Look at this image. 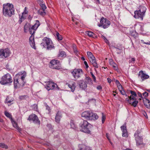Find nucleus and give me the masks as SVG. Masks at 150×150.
Segmentation results:
<instances>
[{
	"instance_id": "39",
	"label": "nucleus",
	"mask_w": 150,
	"mask_h": 150,
	"mask_svg": "<svg viewBox=\"0 0 150 150\" xmlns=\"http://www.w3.org/2000/svg\"><path fill=\"white\" fill-rule=\"evenodd\" d=\"M0 146L5 149H7L8 148V146L4 144L3 143H0Z\"/></svg>"
},
{
	"instance_id": "2",
	"label": "nucleus",
	"mask_w": 150,
	"mask_h": 150,
	"mask_svg": "<svg viewBox=\"0 0 150 150\" xmlns=\"http://www.w3.org/2000/svg\"><path fill=\"white\" fill-rule=\"evenodd\" d=\"M3 13L5 16L11 17L14 14V9L13 5L9 3L3 5Z\"/></svg>"
},
{
	"instance_id": "30",
	"label": "nucleus",
	"mask_w": 150,
	"mask_h": 150,
	"mask_svg": "<svg viewBox=\"0 0 150 150\" xmlns=\"http://www.w3.org/2000/svg\"><path fill=\"white\" fill-rule=\"evenodd\" d=\"M80 150H91V148L85 145H83L82 148L80 149Z\"/></svg>"
},
{
	"instance_id": "11",
	"label": "nucleus",
	"mask_w": 150,
	"mask_h": 150,
	"mask_svg": "<svg viewBox=\"0 0 150 150\" xmlns=\"http://www.w3.org/2000/svg\"><path fill=\"white\" fill-rule=\"evenodd\" d=\"M28 120L29 121H33L35 123L40 125V122L37 116L34 114H32L29 116Z\"/></svg>"
},
{
	"instance_id": "57",
	"label": "nucleus",
	"mask_w": 150,
	"mask_h": 150,
	"mask_svg": "<svg viewBox=\"0 0 150 150\" xmlns=\"http://www.w3.org/2000/svg\"><path fill=\"white\" fill-rule=\"evenodd\" d=\"M138 96L142 98V95L141 94V93L139 92H138Z\"/></svg>"
},
{
	"instance_id": "50",
	"label": "nucleus",
	"mask_w": 150,
	"mask_h": 150,
	"mask_svg": "<svg viewBox=\"0 0 150 150\" xmlns=\"http://www.w3.org/2000/svg\"><path fill=\"white\" fill-rule=\"evenodd\" d=\"M117 86L120 91L122 90L123 88L121 84Z\"/></svg>"
},
{
	"instance_id": "6",
	"label": "nucleus",
	"mask_w": 150,
	"mask_h": 150,
	"mask_svg": "<svg viewBox=\"0 0 150 150\" xmlns=\"http://www.w3.org/2000/svg\"><path fill=\"white\" fill-rule=\"evenodd\" d=\"M100 24H98L99 27L102 26L104 28H108L110 25V22L106 18L102 17L100 21Z\"/></svg>"
},
{
	"instance_id": "8",
	"label": "nucleus",
	"mask_w": 150,
	"mask_h": 150,
	"mask_svg": "<svg viewBox=\"0 0 150 150\" xmlns=\"http://www.w3.org/2000/svg\"><path fill=\"white\" fill-rule=\"evenodd\" d=\"M43 43L46 44L47 49L48 50H51L54 47L52 40L49 38L45 37L43 39Z\"/></svg>"
},
{
	"instance_id": "34",
	"label": "nucleus",
	"mask_w": 150,
	"mask_h": 150,
	"mask_svg": "<svg viewBox=\"0 0 150 150\" xmlns=\"http://www.w3.org/2000/svg\"><path fill=\"white\" fill-rule=\"evenodd\" d=\"M39 4L40 5V6L41 8V9H40L45 10V9H46L47 7L46 6L45 4L44 3H43V2H42V3H40Z\"/></svg>"
},
{
	"instance_id": "36",
	"label": "nucleus",
	"mask_w": 150,
	"mask_h": 150,
	"mask_svg": "<svg viewBox=\"0 0 150 150\" xmlns=\"http://www.w3.org/2000/svg\"><path fill=\"white\" fill-rule=\"evenodd\" d=\"M87 54L88 57V58L89 59L93 58V57H94L93 54L92 53L90 52H87Z\"/></svg>"
},
{
	"instance_id": "27",
	"label": "nucleus",
	"mask_w": 150,
	"mask_h": 150,
	"mask_svg": "<svg viewBox=\"0 0 150 150\" xmlns=\"http://www.w3.org/2000/svg\"><path fill=\"white\" fill-rule=\"evenodd\" d=\"M4 50H0V57L1 58H5V54L4 52Z\"/></svg>"
},
{
	"instance_id": "41",
	"label": "nucleus",
	"mask_w": 150,
	"mask_h": 150,
	"mask_svg": "<svg viewBox=\"0 0 150 150\" xmlns=\"http://www.w3.org/2000/svg\"><path fill=\"white\" fill-rule=\"evenodd\" d=\"M70 125L71 128L74 129L76 127V126L74 124V122L72 120L71 121Z\"/></svg>"
},
{
	"instance_id": "35",
	"label": "nucleus",
	"mask_w": 150,
	"mask_h": 150,
	"mask_svg": "<svg viewBox=\"0 0 150 150\" xmlns=\"http://www.w3.org/2000/svg\"><path fill=\"white\" fill-rule=\"evenodd\" d=\"M59 56L61 57H65L66 55L65 52L63 51H60L59 54Z\"/></svg>"
},
{
	"instance_id": "31",
	"label": "nucleus",
	"mask_w": 150,
	"mask_h": 150,
	"mask_svg": "<svg viewBox=\"0 0 150 150\" xmlns=\"http://www.w3.org/2000/svg\"><path fill=\"white\" fill-rule=\"evenodd\" d=\"M86 34L87 35L90 37L93 38V35H94V34L93 32L91 31H86Z\"/></svg>"
},
{
	"instance_id": "28",
	"label": "nucleus",
	"mask_w": 150,
	"mask_h": 150,
	"mask_svg": "<svg viewBox=\"0 0 150 150\" xmlns=\"http://www.w3.org/2000/svg\"><path fill=\"white\" fill-rule=\"evenodd\" d=\"M4 50L5 54V57H7L9 55L10 52L8 48H6Z\"/></svg>"
},
{
	"instance_id": "54",
	"label": "nucleus",
	"mask_w": 150,
	"mask_h": 150,
	"mask_svg": "<svg viewBox=\"0 0 150 150\" xmlns=\"http://www.w3.org/2000/svg\"><path fill=\"white\" fill-rule=\"evenodd\" d=\"M28 18L29 20L31 21L32 18V16L30 15H29Z\"/></svg>"
},
{
	"instance_id": "3",
	"label": "nucleus",
	"mask_w": 150,
	"mask_h": 150,
	"mask_svg": "<svg viewBox=\"0 0 150 150\" xmlns=\"http://www.w3.org/2000/svg\"><path fill=\"white\" fill-rule=\"evenodd\" d=\"M81 116L87 120H95L97 119L98 117L96 113H94L91 111H86L81 114Z\"/></svg>"
},
{
	"instance_id": "22",
	"label": "nucleus",
	"mask_w": 150,
	"mask_h": 150,
	"mask_svg": "<svg viewBox=\"0 0 150 150\" xmlns=\"http://www.w3.org/2000/svg\"><path fill=\"white\" fill-rule=\"evenodd\" d=\"M110 64L112 66L115 70H117L118 69V68L117 64L114 63L112 59L110 60Z\"/></svg>"
},
{
	"instance_id": "12",
	"label": "nucleus",
	"mask_w": 150,
	"mask_h": 150,
	"mask_svg": "<svg viewBox=\"0 0 150 150\" xmlns=\"http://www.w3.org/2000/svg\"><path fill=\"white\" fill-rule=\"evenodd\" d=\"M57 86V85L54 82L51 81H48L46 84V88L47 90L49 91L50 90L54 89Z\"/></svg>"
},
{
	"instance_id": "32",
	"label": "nucleus",
	"mask_w": 150,
	"mask_h": 150,
	"mask_svg": "<svg viewBox=\"0 0 150 150\" xmlns=\"http://www.w3.org/2000/svg\"><path fill=\"white\" fill-rule=\"evenodd\" d=\"M56 35L57 37V39L58 41L61 40H62V36L60 35L58 32H57Z\"/></svg>"
},
{
	"instance_id": "47",
	"label": "nucleus",
	"mask_w": 150,
	"mask_h": 150,
	"mask_svg": "<svg viewBox=\"0 0 150 150\" xmlns=\"http://www.w3.org/2000/svg\"><path fill=\"white\" fill-rule=\"evenodd\" d=\"M28 12V11L27 10L26 7H25V8L24 11L22 13L24 14V15H26Z\"/></svg>"
},
{
	"instance_id": "17",
	"label": "nucleus",
	"mask_w": 150,
	"mask_h": 150,
	"mask_svg": "<svg viewBox=\"0 0 150 150\" xmlns=\"http://www.w3.org/2000/svg\"><path fill=\"white\" fill-rule=\"evenodd\" d=\"M62 117L61 112L58 111L55 117V121L57 123H59Z\"/></svg>"
},
{
	"instance_id": "25",
	"label": "nucleus",
	"mask_w": 150,
	"mask_h": 150,
	"mask_svg": "<svg viewBox=\"0 0 150 150\" xmlns=\"http://www.w3.org/2000/svg\"><path fill=\"white\" fill-rule=\"evenodd\" d=\"M145 103L144 104L146 108H149L150 107V101L148 99L145 98Z\"/></svg>"
},
{
	"instance_id": "10",
	"label": "nucleus",
	"mask_w": 150,
	"mask_h": 150,
	"mask_svg": "<svg viewBox=\"0 0 150 150\" xmlns=\"http://www.w3.org/2000/svg\"><path fill=\"white\" fill-rule=\"evenodd\" d=\"M140 133L138 131H137L134 134L137 144L139 145L143 144V139L139 136V134Z\"/></svg>"
},
{
	"instance_id": "61",
	"label": "nucleus",
	"mask_w": 150,
	"mask_h": 150,
	"mask_svg": "<svg viewBox=\"0 0 150 150\" xmlns=\"http://www.w3.org/2000/svg\"><path fill=\"white\" fill-rule=\"evenodd\" d=\"M104 41L106 43H109V41L106 38L104 40Z\"/></svg>"
},
{
	"instance_id": "29",
	"label": "nucleus",
	"mask_w": 150,
	"mask_h": 150,
	"mask_svg": "<svg viewBox=\"0 0 150 150\" xmlns=\"http://www.w3.org/2000/svg\"><path fill=\"white\" fill-rule=\"evenodd\" d=\"M38 13L42 16H45L46 14L45 10L40 9L38 11Z\"/></svg>"
},
{
	"instance_id": "49",
	"label": "nucleus",
	"mask_w": 150,
	"mask_h": 150,
	"mask_svg": "<svg viewBox=\"0 0 150 150\" xmlns=\"http://www.w3.org/2000/svg\"><path fill=\"white\" fill-rule=\"evenodd\" d=\"M90 73L91 74V75H92V76L93 79V80L94 81H96V77L93 74V73L92 72H90Z\"/></svg>"
},
{
	"instance_id": "56",
	"label": "nucleus",
	"mask_w": 150,
	"mask_h": 150,
	"mask_svg": "<svg viewBox=\"0 0 150 150\" xmlns=\"http://www.w3.org/2000/svg\"><path fill=\"white\" fill-rule=\"evenodd\" d=\"M115 82L117 85V86L120 84L119 81L118 80H116L115 81Z\"/></svg>"
},
{
	"instance_id": "18",
	"label": "nucleus",
	"mask_w": 150,
	"mask_h": 150,
	"mask_svg": "<svg viewBox=\"0 0 150 150\" xmlns=\"http://www.w3.org/2000/svg\"><path fill=\"white\" fill-rule=\"evenodd\" d=\"M89 59L91 63L94 67L96 68H98V66L96 62L95 57H93V58L90 59Z\"/></svg>"
},
{
	"instance_id": "59",
	"label": "nucleus",
	"mask_w": 150,
	"mask_h": 150,
	"mask_svg": "<svg viewBox=\"0 0 150 150\" xmlns=\"http://www.w3.org/2000/svg\"><path fill=\"white\" fill-rule=\"evenodd\" d=\"M86 80H89V81H91V78H90L89 77H86Z\"/></svg>"
},
{
	"instance_id": "52",
	"label": "nucleus",
	"mask_w": 150,
	"mask_h": 150,
	"mask_svg": "<svg viewBox=\"0 0 150 150\" xmlns=\"http://www.w3.org/2000/svg\"><path fill=\"white\" fill-rule=\"evenodd\" d=\"M84 64L86 66V69H87L88 67V64L87 62L86 61H85L84 62Z\"/></svg>"
},
{
	"instance_id": "51",
	"label": "nucleus",
	"mask_w": 150,
	"mask_h": 150,
	"mask_svg": "<svg viewBox=\"0 0 150 150\" xmlns=\"http://www.w3.org/2000/svg\"><path fill=\"white\" fill-rule=\"evenodd\" d=\"M148 93L146 92H144L143 93V95L145 97H147L148 96Z\"/></svg>"
},
{
	"instance_id": "40",
	"label": "nucleus",
	"mask_w": 150,
	"mask_h": 150,
	"mask_svg": "<svg viewBox=\"0 0 150 150\" xmlns=\"http://www.w3.org/2000/svg\"><path fill=\"white\" fill-rule=\"evenodd\" d=\"M101 114L102 115V123H103L105 119V116L103 113H102Z\"/></svg>"
},
{
	"instance_id": "9",
	"label": "nucleus",
	"mask_w": 150,
	"mask_h": 150,
	"mask_svg": "<svg viewBox=\"0 0 150 150\" xmlns=\"http://www.w3.org/2000/svg\"><path fill=\"white\" fill-rule=\"evenodd\" d=\"M50 67L52 69H61V67L59 66V64L57 60H53L50 62Z\"/></svg>"
},
{
	"instance_id": "26",
	"label": "nucleus",
	"mask_w": 150,
	"mask_h": 150,
	"mask_svg": "<svg viewBox=\"0 0 150 150\" xmlns=\"http://www.w3.org/2000/svg\"><path fill=\"white\" fill-rule=\"evenodd\" d=\"M75 83H72L71 84H68V87L70 88L71 89V91L73 92L74 91V89L75 88Z\"/></svg>"
},
{
	"instance_id": "42",
	"label": "nucleus",
	"mask_w": 150,
	"mask_h": 150,
	"mask_svg": "<svg viewBox=\"0 0 150 150\" xmlns=\"http://www.w3.org/2000/svg\"><path fill=\"white\" fill-rule=\"evenodd\" d=\"M5 114L7 117L12 119V116L9 113L7 112H5Z\"/></svg>"
},
{
	"instance_id": "21",
	"label": "nucleus",
	"mask_w": 150,
	"mask_h": 150,
	"mask_svg": "<svg viewBox=\"0 0 150 150\" xmlns=\"http://www.w3.org/2000/svg\"><path fill=\"white\" fill-rule=\"evenodd\" d=\"M40 23L38 20H36V23L34 25H33L31 27L35 30L37 29L38 27L40 25Z\"/></svg>"
},
{
	"instance_id": "7",
	"label": "nucleus",
	"mask_w": 150,
	"mask_h": 150,
	"mask_svg": "<svg viewBox=\"0 0 150 150\" xmlns=\"http://www.w3.org/2000/svg\"><path fill=\"white\" fill-rule=\"evenodd\" d=\"M74 78L76 79L79 78L83 74V71L81 69H74L71 72Z\"/></svg>"
},
{
	"instance_id": "45",
	"label": "nucleus",
	"mask_w": 150,
	"mask_h": 150,
	"mask_svg": "<svg viewBox=\"0 0 150 150\" xmlns=\"http://www.w3.org/2000/svg\"><path fill=\"white\" fill-rule=\"evenodd\" d=\"M134 97V96H132V95H131L129 96V99L131 100V101L132 100H136V99L135 97Z\"/></svg>"
},
{
	"instance_id": "37",
	"label": "nucleus",
	"mask_w": 150,
	"mask_h": 150,
	"mask_svg": "<svg viewBox=\"0 0 150 150\" xmlns=\"http://www.w3.org/2000/svg\"><path fill=\"white\" fill-rule=\"evenodd\" d=\"M29 30L30 34H31L32 35H33L35 33V30H34L32 27L29 28Z\"/></svg>"
},
{
	"instance_id": "43",
	"label": "nucleus",
	"mask_w": 150,
	"mask_h": 150,
	"mask_svg": "<svg viewBox=\"0 0 150 150\" xmlns=\"http://www.w3.org/2000/svg\"><path fill=\"white\" fill-rule=\"evenodd\" d=\"M28 97L27 95L22 96H19V99L21 100L25 99Z\"/></svg>"
},
{
	"instance_id": "48",
	"label": "nucleus",
	"mask_w": 150,
	"mask_h": 150,
	"mask_svg": "<svg viewBox=\"0 0 150 150\" xmlns=\"http://www.w3.org/2000/svg\"><path fill=\"white\" fill-rule=\"evenodd\" d=\"M129 96H128V97L126 99V100L127 101L128 103H129L130 104H131L132 103V101L131 100H130L129 99Z\"/></svg>"
},
{
	"instance_id": "60",
	"label": "nucleus",
	"mask_w": 150,
	"mask_h": 150,
	"mask_svg": "<svg viewBox=\"0 0 150 150\" xmlns=\"http://www.w3.org/2000/svg\"><path fill=\"white\" fill-rule=\"evenodd\" d=\"M107 80H108V83H110V82H111V80L109 78H108L107 79Z\"/></svg>"
},
{
	"instance_id": "62",
	"label": "nucleus",
	"mask_w": 150,
	"mask_h": 150,
	"mask_svg": "<svg viewBox=\"0 0 150 150\" xmlns=\"http://www.w3.org/2000/svg\"><path fill=\"white\" fill-rule=\"evenodd\" d=\"M37 1L39 3V4H40V3H42L43 2V0H37Z\"/></svg>"
},
{
	"instance_id": "33",
	"label": "nucleus",
	"mask_w": 150,
	"mask_h": 150,
	"mask_svg": "<svg viewBox=\"0 0 150 150\" xmlns=\"http://www.w3.org/2000/svg\"><path fill=\"white\" fill-rule=\"evenodd\" d=\"M11 121L13 127L16 128L17 129L19 130L20 129L17 123L15 121Z\"/></svg>"
},
{
	"instance_id": "38",
	"label": "nucleus",
	"mask_w": 150,
	"mask_h": 150,
	"mask_svg": "<svg viewBox=\"0 0 150 150\" xmlns=\"http://www.w3.org/2000/svg\"><path fill=\"white\" fill-rule=\"evenodd\" d=\"M134 100V101L133 102H132V103L131 104L134 107H135L137 106L138 103V101L136 100Z\"/></svg>"
},
{
	"instance_id": "46",
	"label": "nucleus",
	"mask_w": 150,
	"mask_h": 150,
	"mask_svg": "<svg viewBox=\"0 0 150 150\" xmlns=\"http://www.w3.org/2000/svg\"><path fill=\"white\" fill-rule=\"evenodd\" d=\"M135 61V59L134 58H131V59L129 60V63H134Z\"/></svg>"
},
{
	"instance_id": "1",
	"label": "nucleus",
	"mask_w": 150,
	"mask_h": 150,
	"mask_svg": "<svg viewBox=\"0 0 150 150\" xmlns=\"http://www.w3.org/2000/svg\"><path fill=\"white\" fill-rule=\"evenodd\" d=\"M26 75V73L24 71H21L16 75L13 80L15 88H17L19 85L24 86L25 84L24 80Z\"/></svg>"
},
{
	"instance_id": "53",
	"label": "nucleus",
	"mask_w": 150,
	"mask_h": 150,
	"mask_svg": "<svg viewBox=\"0 0 150 150\" xmlns=\"http://www.w3.org/2000/svg\"><path fill=\"white\" fill-rule=\"evenodd\" d=\"M120 91V93H121V94H122V95H126V93L125 91H122V90H121Z\"/></svg>"
},
{
	"instance_id": "63",
	"label": "nucleus",
	"mask_w": 150,
	"mask_h": 150,
	"mask_svg": "<svg viewBox=\"0 0 150 150\" xmlns=\"http://www.w3.org/2000/svg\"><path fill=\"white\" fill-rule=\"evenodd\" d=\"M144 43L145 44H147V45H150V41H149L148 42H144Z\"/></svg>"
},
{
	"instance_id": "24",
	"label": "nucleus",
	"mask_w": 150,
	"mask_h": 150,
	"mask_svg": "<svg viewBox=\"0 0 150 150\" xmlns=\"http://www.w3.org/2000/svg\"><path fill=\"white\" fill-rule=\"evenodd\" d=\"M30 24L29 23H27L25 24L24 28V31L25 33H26L28 29H29V28H30Z\"/></svg>"
},
{
	"instance_id": "23",
	"label": "nucleus",
	"mask_w": 150,
	"mask_h": 150,
	"mask_svg": "<svg viewBox=\"0 0 150 150\" xmlns=\"http://www.w3.org/2000/svg\"><path fill=\"white\" fill-rule=\"evenodd\" d=\"M26 15H24L23 13H22V15L21 16V17L20 16L19 17L20 19L19 22L20 24H21V22L26 19Z\"/></svg>"
},
{
	"instance_id": "4",
	"label": "nucleus",
	"mask_w": 150,
	"mask_h": 150,
	"mask_svg": "<svg viewBox=\"0 0 150 150\" xmlns=\"http://www.w3.org/2000/svg\"><path fill=\"white\" fill-rule=\"evenodd\" d=\"M91 126V125L86 120H83L80 124L79 125L80 131L87 133H90V129Z\"/></svg>"
},
{
	"instance_id": "58",
	"label": "nucleus",
	"mask_w": 150,
	"mask_h": 150,
	"mask_svg": "<svg viewBox=\"0 0 150 150\" xmlns=\"http://www.w3.org/2000/svg\"><path fill=\"white\" fill-rule=\"evenodd\" d=\"M143 115L146 118H148V116L146 112H144L143 113Z\"/></svg>"
},
{
	"instance_id": "16",
	"label": "nucleus",
	"mask_w": 150,
	"mask_h": 150,
	"mask_svg": "<svg viewBox=\"0 0 150 150\" xmlns=\"http://www.w3.org/2000/svg\"><path fill=\"white\" fill-rule=\"evenodd\" d=\"M139 76L142 79V81H143L144 79H148L149 78V76L148 75L144 73L142 71H139Z\"/></svg>"
},
{
	"instance_id": "64",
	"label": "nucleus",
	"mask_w": 150,
	"mask_h": 150,
	"mask_svg": "<svg viewBox=\"0 0 150 150\" xmlns=\"http://www.w3.org/2000/svg\"><path fill=\"white\" fill-rule=\"evenodd\" d=\"M101 38H103V39L104 40L105 39H106L105 37L104 36H103V35H102L101 36Z\"/></svg>"
},
{
	"instance_id": "19",
	"label": "nucleus",
	"mask_w": 150,
	"mask_h": 150,
	"mask_svg": "<svg viewBox=\"0 0 150 150\" xmlns=\"http://www.w3.org/2000/svg\"><path fill=\"white\" fill-rule=\"evenodd\" d=\"M29 40L30 44V45L32 47L34 48L35 44L34 40V36H33V35H31V36L29 38Z\"/></svg>"
},
{
	"instance_id": "13",
	"label": "nucleus",
	"mask_w": 150,
	"mask_h": 150,
	"mask_svg": "<svg viewBox=\"0 0 150 150\" xmlns=\"http://www.w3.org/2000/svg\"><path fill=\"white\" fill-rule=\"evenodd\" d=\"M120 128L122 132V137H127L128 135L126 126L124 125L121 126Z\"/></svg>"
},
{
	"instance_id": "14",
	"label": "nucleus",
	"mask_w": 150,
	"mask_h": 150,
	"mask_svg": "<svg viewBox=\"0 0 150 150\" xmlns=\"http://www.w3.org/2000/svg\"><path fill=\"white\" fill-rule=\"evenodd\" d=\"M134 17L135 18H140L142 20H143V18L144 16L142 14V13L140 12L138 10L135 11H134Z\"/></svg>"
},
{
	"instance_id": "20",
	"label": "nucleus",
	"mask_w": 150,
	"mask_h": 150,
	"mask_svg": "<svg viewBox=\"0 0 150 150\" xmlns=\"http://www.w3.org/2000/svg\"><path fill=\"white\" fill-rule=\"evenodd\" d=\"M146 8L143 6H141L139 7V11L142 13V14L145 15V14L146 11Z\"/></svg>"
},
{
	"instance_id": "55",
	"label": "nucleus",
	"mask_w": 150,
	"mask_h": 150,
	"mask_svg": "<svg viewBox=\"0 0 150 150\" xmlns=\"http://www.w3.org/2000/svg\"><path fill=\"white\" fill-rule=\"evenodd\" d=\"M97 88L98 90H100L102 89V87L100 86H98Z\"/></svg>"
},
{
	"instance_id": "5",
	"label": "nucleus",
	"mask_w": 150,
	"mask_h": 150,
	"mask_svg": "<svg viewBox=\"0 0 150 150\" xmlns=\"http://www.w3.org/2000/svg\"><path fill=\"white\" fill-rule=\"evenodd\" d=\"M12 81L13 80L10 74L7 73L2 77L0 83L1 84L5 85L11 83Z\"/></svg>"
},
{
	"instance_id": "44",
	"label": "nucleus",
	"mask_w": 150,
	"mask_h": 150,
	"mask_svg": "<svg viewBox=\"0 0 150 150\" xmlns=\"http://www.w3.org/2000/svg\"><path fill=\"white\" fill-rule=\"evenodd\" d=\"M130 92L131 95H132V96H134V97H137V94L135 92L132 91H130Z\"/></svg>"
},
{
	"instance_id": "15",
	"label": "nucleus",
	"mask_w": 150,
	"mask_h": 150,
	"mask_svg": "<svg viewBox=\"0 0 150 150\" xmlns=\"http://www.w3.org/2000/svg\"><path fill=\"white\" fill-rule=\"evenodd\" d=\"M79 85L80 88L83 89H85L87 86V82L83 80L80 81L79 83Z\"/></svg>"
}]
</instances>
